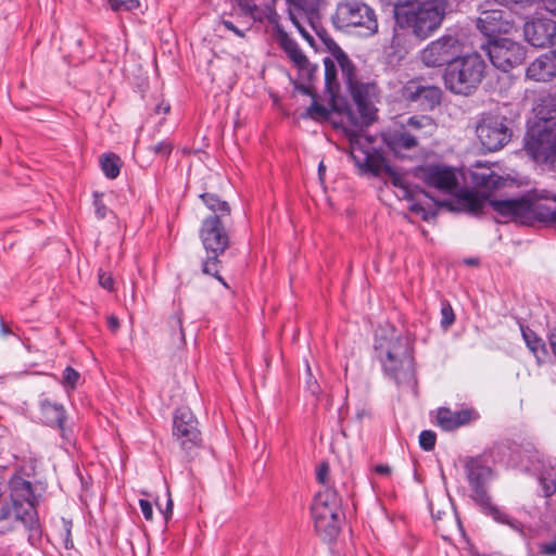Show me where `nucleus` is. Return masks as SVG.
<instances>
[{"label": "nucleus", "instance_id": "nucleus-1", "mask_svg": "<svg viewBox=\"0 0 556 556\" xmlns=\"http://www.w3.org/2000/svg\"><path fill=\"white\" fill-rule=\"evenodd\" d=\"M491 456L494 462L534 477L543 497L549 498L556 493V457L538 448L531 440L522 439L518 442L505 439L496 442L491 448Z\"/></svg>", "mask_w": 556, "mask_h": 556}, {"label": "nucleus", "instance_id": "nucleus-2", "mask_svg": "<svg viewBox=\"0 0 556 556\" xmlns=\"http://www.w3.org/2000/svg\"><path fill=\"white\" fill-rule=\"evenodd\" d=\"M350 154L363 174L369 173L372 176L387 175L392 186L399 189L401 197L410 202L409 210L412 212L418 214L424 211L421 204L415 201L418 193H424V191L418 186L409 184L403 174L396 172L388 164L382 152L372 146L369 137L359 136L351 139Z\"/></svg>", "mask_w": 556, "mask_h": 556}, {"label": "nucleus", "instance_id": "nucleus-3", "mask_svg": "<svg viewBox=\"0 0 556 556\" xmlns=\"http://www.w3.org/2000/svg\"><path fill=\"white\" fill-rule=\"evenodd\" d=\"M374 349L384 376L396 384L416 381L415 348L408 336H376Z\"/></svg>", "mask_w": 556, "mask_h": 556}, {"label": "nucleus", "instance_id": "nucleus-4", "mask_svg": "<svg viewBox=\"0 0 556 556\" xmlns=\"http://www.w3.org/2000/svg\"><path fill=\"white\" fill-rule=\"evenodd\" d=\"M434 129L435 123L431 117L414 115L395 123L381 136L386 147L395 157L405 159L409 152L416 151L420 141L430 137Z\"/></svg>", "mask_w": 556, "mask_h": 556}, {"label": "nucleus", "instance_id": "nucleus-5", "mask_svg": "<svg viewBox=\"0 0 556 556\" xmlns=\"http://www.w3.org/2000/svg\"><path fill=\"white\" fill-rule=\"evenodd\" d=\"M415 1L395 0L394 18L396 23L410 27L417 39L424 40L440 27L445 15V5L439 0H430L417 5Z\"/></svg>", "mask_w": 556, "mask_h": 556}, {"label": "nucleus", "instance_id": "nucleus-6", "mask_svg": "<svg viewBox=\"0 0 556 556\" xmlns=\"http://www.w3.org/2000/svg\"><path fill=\"white\" fill-rule=\"evenodd\" d=\"M199 233L206 253V257L201 264L202 273L214 277L228 289V283L219 274L222 267L219 256L230 247V237L226 229V220H218L217 217H205L201 223Z\"/></svg>", "mask_w": 556, "mask_h": 556}, {"label": "nucleus", "instance_id": "nucleus-7", "mask_svg": "<svg viewBox=\"0 0 556 556\" xmlns=\"http://www.w3.org/2000/svg\"><path fill=\"white\" fill-rule=\"evenodd\" d=\"M338 66L346 85L359 116L364 122L370 123L376 117L374 98L377 97L378 87L374 81H363L357 76V70L349 55L338 46L333 51Z\"/></svg>", "mask_w": 556, "mask_h": 556}, {"label": "nucleus", "instance_id": "nucleus-8", "mask_svg": "<svg viewBox=\"0 0 556 556\" xmlns=\"http://www.w3.org/2000/svg\"><path fill=\"white\" fill-rule=\"evenodd\" d=\"M485 62L478 52L457 56L445 67V87L455 94H471L481 84L485 73Z\"/></svg>", "mask_w": 556, "mask_h": 556}, {"label": "nucleus", "instance_id": "nucleus-9", "mask_svg": "<svg viewBox=\"0 0 556 556\" xmlns=\"http://www.w3.org/2000/svg\"><path fill=\"white\" fill-rule=\"evenodd\" d=\"M341 497L333 488H325L315 496L311 507L316 532L324 540H332L340 531Z\"/></svg>", "mask_w": 556, "mask_h": 556}, {"label": "nucleus", "instance_id": "nucleus-10", "mask_svg": "<svg viewBox=\"0 0 556 556\" xmlns=\"http://www.w3.org/2000/svg\"><path fill=\"white\" fill-rule=\"evenodd\" d=\"M477 137L488 152L503 149L511 139L509 119L496 111L480 114L476 125Z\"/></svg>", "mask_w": 556, "mask_h": 556}, {"label": "nucleus", "instance_id": "nucleus-11", "mask_svg": "<svg viewBox=\"0 0 556 556\" xmlns=\"http://www.w3.org/2000/svg\"><path fill=\"white\" fill-rule=\"evenodd\" d=\"M337 17L343 27L355 28L364 37L378 31V21L375 10L364 2L348 1L339 4Z\"/></svg>", "mask_w": 556, "mask_h": 556}, {"label": "nucleus", "instance_id": "nucleus-12", "mask_svg": "<svg viewBox=\"0 0 556 556\" xmlns=\"http://www.w3.org/2000/svg\"><path fill=\"white\" fill-rule=\"evenodd\" d=\"M494 67L508 72L522 64L526 59V48L519 42L506 37L488 39L481 45Z\"/></svg>", "mask_w": 556, "mask_h": 556}, {"label": "nucleus", "instance_id": "nucleus-13", "mask_svg": "<svg viewBox=\"0 0 556 556\" xmlns=\"http://www.w3.org/2000/svg\"><path fill=\"white\" fill-rule=\"evenodd\" d=\"M525 150L535 163L556 172V131L547 127L528 131Z\"/></svg>", "mask_w": 556, "mask_h": 556}, {"label": "nucleus", "instance_id": "nucleus-14", "mask_svg": "<svg viewBox=\"0 0 556 556\" xmlns=\"http://www.w3.org/2000/svg\"><path fill=\"white\" fill-rule=\"evenodd\" d=\"M463 43L455 35L445 34L422 49L420 58L429 67H445L463 53Z\"/></svg>", "mask_w": 556, "mask_h": 556}, {"label": "nucleus", "instance_id": "nucleus-15", "mask_svg": "<svg viewBox=\"0 0 556 556\" xmlns=\"http://www.w3.org/2000/svg\"><path fill=\"white\" fill-rule=\"evenodd\" d=\"M173 437L182 451L189 453L202 444V435L195 415L188 407H179L173 416Z\"/></svg>", "mask_w": 556, "mask_h": 556}, {"label": "nucleus", "instance_id": "nucleus-16", "mask_svg": "<svg viewBox=\"0 0 556 556\" xmlns=\"http://www.w3.org/2000/svg\"><path fill=\"white\" fill-rule=\"evenodd\" d=\"M416 177L422 180L428 187L434 188L443 193L455 194L458 190L456 169L452 166L440 163L418 166Z\"/></svg>", "mask_w": 556, "mask_h": 556}, {"label": "nucleus", "instance_id": "nucleus-17", "mask_svg": "<svg viewBox=\"0 0 556 556\" xmlns=\"http://www.w3.org/2000/svg\"><path fill=\"white\" fill-rule=\"evenodd\" d=\"M489 204L500 216L521 224L529 223L533 217L540 220V213L544 210H551L545 206H539L534 210L531 200L526 197L503 200L490 199ZM541 222L543 220L541 219Z\"/></svg>", "mask_w": 556, "mask_h": 556}, {"label": "nucleus", "instance_id": "nucleus-18", "mask_svg": "<svg viewBox=\"0 0 556 556\" xmlns=\"http://www.w3.org/2000/svg\"><path fill=\"white\" fill-rule=\"evenodd\" d=\"M440 87L428 85L420 78L409 79L401 89V96L408 102L417 103L424 110H432L441 103Z\"/></svg>", "mask_w": 556, "mask_h": 556}, {"label": "nucleus", "instance_id": "nucleus-19", "mask_svg": "<svg viewBox=\"0 0 556 556\" xmlns=\"http://www.w3.org/2000/svg\"><path fill=\"white\" fill-rule=\"evenodd\" d=\"M508 17L509 14L502 10H483L477 20V28L486 40L502 38L501 35H508L515 28L514 22Z\"/></svg>", "mask_w": 556, "mask_h": 556}, {"label": "nucleus", "instance_id": "nucleus-20", "mask_svg": "<svg viewBox=\"0 0 556 556\" xmlns=\"http://www.w3.org/2000/svg\"><path fill=\"white\" fill-rule=\"evenodd\" d=\"M523 34L527 41L536 48L555 46L556 22L547 17H536L525 23Z\"/></svg>", "mask_w": 556, "mask_h": 556}, {"label": "nucleus", "instance_id": "nucleus-21", "mask_svg": "<svg viewBox=\"0 0 556 556\" xmlns=\"http://www.w3.org/2000/svg\"><path fill=\"white\" fill-rule=\"evenodd\" d=\"M465 471L471 490V498L476 502L480 496L488 495L486 481L492 473L481 456L469 457L465 463Z\"/></svg>", "mask_w": 556, "mask_h": 556}, {"label": "nucleus", "instance_id": "nucleus-22", "mask_svg": "<svg viewBox=\"0 0 556 556\" xmlns=\"http://www.w3.org/2000/svg\"><path fill=\"white\" fill-rule=\"evenodd\" d=\"M479 413L473 407H464L459 410H452L448 407H439L437 409V426L443 431L451 432L456 429L468 426L478 420Z\"/></svg>", "mask_w": 556, "mask_h": 556}, {"label": "nucleus", "instance_id": "nucleus-23", "mask_svg": "<svg viewBox=\"0 0 556 556\" xmlns=\"http://www.w3.org/2000/svg\"><path fill=\"white\" fill-rule=\"evenodd\" d=\"M325 66V91L329 96L331 109L339 113L350 112L344 99L340 97L341 85L338 78L337 64L330 58L324 59Z\"/></svg>", "mask_w": 556, "mask_h": 556}, {"label": "nucleus", "instance_id": "nucleus-24", "mask_svg": "<svg viewBox=\"0 0 556 556\" xmlns=\"http://www.w3.org/2000/svg\"><path fill=\"white\" fill-rule=\"evenodd\" d=\"M529 79L549 81L556 77V50L542 54L529 64L526 71Z\"/></svg>", "mask_w": 556, "mask_h": 556}, {"label": "nucleus", "instance_id": "nucleus-25", "mask_svg": "<svg viewBox=\"0 0 556 556\" xmlns=\"http://www.w3.org/2000/svg\"><path fill=\"white\" fill-rule=\"evenodd\" d=\"M420 41L421 39H417L416 35L413 34L410 27L395 22L390 49H392V54L396 59H403L408 53V51Z\"/></svg>", "mask_w": 556, "mask_h": 556}, {"label": "nucleus", "instance_id": "nucleus-26", "mask_svg": "<svg viewBox=\"0 0 556 556\" xmlns=\"http://www.w3.org/2000/svg\"><path fill=\"white\" fill-rule=\"evenodd\" d=\"M471 181L475 188L488 198L493 191L506 185V179L490 167H482L480 170L472 172Z\"/></svg>", "mask_w": 556, "mask_h": 556}, {"label": "nucleus", "instance_id": "nucleus-27", "mask_svg": "<svg viewBox=\"0 0 556 556\" xmlns=\"http://www.w3.org/2000/svg\"><path fill=\"white\" fill-rule=\"evenodd\" d=\"M38 502H25L13 504V511L15 518L21 520L23 525L28 529L30 535H40V525L36 505Z\"/></svg>", "mask_w": 556, "mask_h": 556}, {"label": "nucleus", "instance_id": "nucleus-28", "mask_svg": "<svg viewBox=\"0 0 556 556\" xmlns=\"http://www.w3.org/2000/svg\"><path fill=\"white\" fill-rule=\"evenodd\" d=\"M488 199L479 191L464 189L457 194L456 203L460 210L478 216L481 214Z\"/></svg>", "mask_w": 556, "mask_h": 556}, {"label": "nucleus", "instance_id": "nucleus-29", "mask_svg": "<svg viewBox=\"0 0 556 556\" xmlns=\"http://www.w3.org/2000/svg\"><path fill=\"white\" fill-rule=\"evenodd\" d=\"M10 490L13 504L38 502L31 482L18 473L11 478Z\"/></svg>", "mask_w": 556, "mask_h": 556}, {"label": "nucleus", "instance_id": "nucleus-30", "mask_svg": "<svg viewBox=\"0 0 556 556\" xmlns=\"http://www.w3.org/2000/svg\"><path fill=\"white\" fill-rule=\"evenodd\" d=\"M289 16L304 17L312 26L319 17V0H290Z\"/></svg>", "mask_w": 556, "mask_h": 556}, {"label": "nucleus", "instance_id": "nucleus-31", "mask_svg": "<svg viewBox=\"0 0 556 556\" xmlns=\"http://www.w3.org/2000/svg\"><path fill=\"white\" fill-rule=\"evenodd\" d=\"M481 509V511L491 517L495 522L501 525H506L510 528H516V519L510 517L508 514H506L504 510H502L500 507L494 505L492 503L491 496L488 494L485 496H480L478 501L475 502Z\"/></svg>", "mask_w": 556, "mask_h": 556}, {"label": "nucleus", "instance_id": "nucleus-32", "mask_svg": "<svg viewBox=\"0 0 556 556\" xmlns=\"http://www.w3.org/2000/svg\"><path fill=\"white\" fill-rule=\"evenodd\" d=\"M39 408L47 426L54 428L66 422V410L62 404L45 399L40 401Z\"/></svg>", "mask_w": 556, "mask_h": 556}, {"label": "nucleus", "instance_id": "nucleus-33", "mask_svg": "<svg viewBox=\"0 0 556 556\" xmlns=\"http://www.w3.org/2000/svg\"><path fill=\"white\" fill-rule=\"evenodd\" d=\"M199 198L206 208L212 212L207 217H217L218 220H226L230 217V205L227 201L222 200L216 193L203 192Z\"/></svg>", "mask_w": 556, "mask_h": 556}, {"label": "nucleus", "instance_id": "nucleus-34", "mask_svg": "<svg viewBox=\"0 0 556 556\" xmlns=\"http://www.w3.org/2000/svg\"><path fill=\"white\" fill-rule=\"evenodd\" d=\"M520 330L527 348L532 352L536 361L542 363L548 355L546 343L530 327L521 326Z\"/></svg>", "mask_w": 556, "mask_h": 556}, {"label": "nucleus", "instance_id": "nucleus-35", "mask_svg": "<svg viewBox=\"0 0 556 556\" xmlns=\"http://www.w3.org/2000/svg\"><path fill=\"white\" fill-rule=\"evenodd\" d=\"M122 160L115 153H103L100 156V167L104 176L109 179H115L118 177L122 168Z\"/></svg>", "mask_w": 556, "mask_h": 556}, {"label": "nucleus", "instance_id": "nucleus-36", "mask_svg": "<svg viewBox=\"0 0 556 556\" xmlns=\"http://www.w3.org/2000/svg\"><path fill=\"white\" fill-rule=\"evenodd\" d=\"M60 522L61 525L56 533L59 543L62 544L64 548L71 549L74 547V542L72 538L73 522L71 519H67L65 517H62Z\"/></svg>", "mask_w": 556, "mask_h": 556}, {"label": "nucleus", "instance_id": "nucleus-37", "mask_svg": "<svg viewBox=\"0 0 556 556\" xmlns=\"http://www.w3.org/2000/svg\"><path fill=\"white\" fill-rule=\"evenodd\" d=\"M113 12H130L140 8V0H106Z\"/></svg>", "mask_w": 556, "mask_h": 556}, {"label": "nucleus", "instance_id": "nucleus-38", "mask_svg": "<svg viewBox=\"0 0 556 556\" xmlns=\"http://www.w3.org/2000/svg\"><path fill=\"white\" fill-rule=\"evenodd\" d=\"M80 374L72 366H66L62 375V383L66 389L74 390L78 383Z\"/></svg>", "mask_w": 556, "mask_h": 556}, {"label": "nucleus", "instance_id": "nucleus-39", "mask_svg": "<svg viewBox=\"0 0 556 556\" xmlns=\"http://www.w3.org/2000/svg\"><path fill=\"white\" fill-rule=\"evenodd\" d=\"M236 2L245 16L251 17L253 21L261 20L260 10L254 0H236Z\"/></svg>", "mask_w": 556, "mask_h": 556}, {"label": "nucleus", "instance_id": "nucleus-40", "mask_svg": "<svg viewBox=\"0 0 556 556\" xmlns=\"http://www.w3.org/2000/svg\"><path fill=\"white\" fill-rule=\"evenodd\" d=\"M286 54L298 68H306L307 56L303 53L298 43L288 50Z\"/></svg>", "mask_w": 556, "mask_h": 556}, {"label": "nucleus", "instance_id": "nucleus-41", "mask_svg": "<svg viewBox=\"0 0 556 556\" xmlns=\"http://www.w3.org/2000/svg\"><path fill=\"white\" fill-rule=\"evenodd\" d=\"M455 321V314L452 305L445 301L441 306V327L446 330L448 329Z\"/></svg>", "mask_w": 556, "mask_h": 556}, {"label": "nucleus", "instance_id": "nucleus-42", "mask_svg": "<svg viewBox=\"0 0 556 556\" xmlns=\"http://www.w3.org/2000/svg\"><path fill=\"white\" fill-rule=\"evenodd\" d=\"M173 149H174L173 142L168 139H165V140L157 142L153 147H151L150 151H152L155 155H157L164 160H167L169 157V155L172 154Z\"/></svg>", "mask_w": 556, "mask_h": 556}, {"label": "nucleus", "instance_id": "nucleus-43", "mask_svg": "<svg viewBox=\"0 0 556 556\" xmlns=\"http://www.w3.org/2000/svg\"><path fill=\"white\" fill-rule=\"evenodd\" d=\"M437 434L432 430H422L419 434V445L421 450L430 452L434 448Z\"/></svg>", "mask_w": 556, "mask_h": 556}, {"label": "nucleus", "instance_id": "nucleus-44", "mask_svg": "<svg viewBox=\"0 0 556 556\" xmlns=\"http://www.w3.org/2000/svg\"><path fill=\"white\" fill-rule=\"evenodd\" d=\"M54 428L60 432L62 446L64 448L75 445V435L71 427H67L65 422H62L61 426H55Z\"/></svg>", "mask_w": 556, "mask_h": 556}, {"label": "nucleus", "instance_id": "nucleus-45", "mask_svg": "<svg viewBox=\"0 0 556 556\" xmlns=\"http://www.w3.org/2000/svg\"><path fill=\"white\" fill-rule=\"evenodd\" d=\"M306 115L312 118H328L329 111L325 105L318 103L315 99H313L312 104L306 110Z\"/></svg>", "mask_w": 556, "mask_h": 556}, {"label": "nucleus", "instance_id": "nucleus-46", "mask_svg": "<svg viewBox=\"0 0 556 556\" xmlns=\"http://www.w3.org/2000/svg\"><path fill=\"white\" fill-rule=\"evenodd\" d=\"M94 214L98 219H104L108 215V207L103 202L102 193H93Z\"/></svg>", "mask_w": 556, "mask_h": 556}, {"label": "nucleus", "instance_id": "nucleus-47", "mask_svg": "<svg viewBox=\"0 0 556 556\" xmlns=\"http://www.w3.org/2000/svg\"><path fill=\"white\" fill-rule=\"evenodd\" d=\"M295 16H289L292 24L296 27L298 31L301 34V36L308 41L311 45L314 43V37L309 34V31L304 27L303 22L305 21L304 17H299L296 14Z\"/></svg>", "mask_w": 556, "mask_h": 556}, {"label": "nucleus", "instance_id": "nucleus-48", "mask_svg": "<svg viewBox=\"0 0 556 556\" xmlns=\"http://www.w3.org/2000/svg\"><path fill=\"white\" fill-rule=\"evenodd\" d=\"M298 70H299V75L302 78H305L306 83L314 84V80H315V78H316V76L318 74V66L317 65L312 64L307 60L306 68H298Z\"/></svg>", "mask_w": 556, "mask_h": 556}, {"label": "nucleus", "instance_id": "nucleus-49", "mask_svg": "<svg viewBox=\"0 0 556 556\" xmlns=\"http://www.w3.org/2000/svg\"><path fill=\"white\" fill-rule=\"evenodd\" d=\"M277 39L280 48L285 51V53L298 43L282 29L278 30Z\"/></svg>", "mask_w": 556, "mask_h": 556}, {"label": "nucleus", "instance_id": "nucleus-50", "mask_svg": "<svg viewBox=\"0 0 556 556\" xmlns=\"http://www.w3.org/2000/svg\"><path fill=\"white\" fill-rule=\"evenodd\" d=\"M98 278H99V285L103 289H105L108 291H113L114 290L115 282H114V279L112 278V276L110 274L100 271L99 275H98Z\"/></svg>", "mask_w": 556, "mask_h": 556}, {"label": "nucleus", "instance_id": "nucleus-51", "mask_svg": "<svg viewBox=\"0 0 556 556\" xmlns=\"http://www.w3.org/2000/svg\"><path fill=\"white\" fill-rule=\"evenodd\" d=\"M220 24L227 29L232 31L239 38L245 37V31L250 29V26H247L245 29L238 28L231 21L223 18Z\"/></svg>", "mask_w": 556, "mask_h": 556}, {"label": "nucleus", "instance_id": "nucleus-52", "mask_svg": "<svg viewBox=\"0 0 556 556\" xmlns=\"http://www.w3.org/2000/svg\"><path fill=\"white\" fill-rule=\"evenodd\" d=\"M139 507L143 515V518L148 521H151L153 519V508L151 502L144 498H140Z\"/></svg>", "mask_w": 556, "mask_h": 556}, {"label": "nucleus", "instance_id": "nucleus-53", "mask_svg": "<svg viewBox=\"0 0 556 556\" xmlns=\"http://www.w3.org/2000/svg\"><path fill=\"white\" fill-rule=\"evenodd\" d=\"M539 218L545 220L547 225L556 229V208L544 210L540 213Z\"/></svg>", "mask_w": 556, "mask_h": 556}, {"label": "nucleus", "instance_id": "nucleus-54", "mask_svg": "<svg viewBox=\"0 0 556 556\" xmlns=\"http://www.w3.org/2000/svg\"><path fill=\"white\" fill-rule=\"evenodd\" d=\"M328 476H329V466H328V464H327V463H323V464L317 468V472H316L317 480H318L321 484H326L327 479H328Z\"/></svg>", "mask_w": 556, "mask_h": 556}, {"label": "nucleus", "instance_id": "nucleus-55", "mask_svg": "<svg viewBox=\"0 0 556 556\" xmlns=\"http://www.w3.org/2000/svg\"><path fill=\"white\" fill-rule=\"evenodd\" d=\"M295 88L303 94L311 96L313 99H315L314 84H309V83L300 84V85H296Z\"/></svg>", "mask_w": 556, "mask_h": 556}, {"label": "nucleus", "instance_id": "nucleus-56", "mask_svg": "<svg viewBox=\"0 0 556 556\" xmlns=\"http://www.w3.org/2000/svg\"><path fill=\"white\" fill-rule=\"evenodd\" d=\"M173 507H174L173 500L170 498V495L168 494V498H167L165 508L162 509L161 507H159L165 521H168L172 518Z\"/></svg>", "mask_w": 556, "mask_h": 556}, {"label": "nucleus", "instance_id": "nucleus-57", "mask_svg": "<svg viewBox=\"0 0 556 556\" xmlns=\"http://www.w3.org/2000/svg\"><path fill=\"white\" fill-rule=\"evenodd\" d=\"M547 340L553 354L556 357V326L552 327L547 333Z\"/></svg>", "mask_w": 556, "mask_h": 556}, {"label": "nucleus", "instance_id": "nucleus-58", "mask_svg": "<svg viewBox=\"0 0 556 556\" xmlns=\"http://www.w3.org/2000/svg\"><path fill=\"white\" fill-rule=\"evenodd\" d=\"M170 110V105L168 102H165L164 100H162L160 103H157L154 108H153V113L159 115V114H167Z\"/></svg>", "mask_w": 556, "mask_h": 556}, {"label": "nucleus", "instance_id": "nucleus-59", "mask_svg": "<svg viewBox=\"0 0 556 556\" xmlns=\"http://www.w3.org/2000/svg\"><path fill=\"white\" fill-rule=\"evenodd\" d=\"M106 324H108V328L112 331V332H115L118 330L119 328V320L116 316L114 315H111L108 317V320H106Z\"/></svg>", "mask_w": 556, "mask_h": 556}, {"label": "nucleus", "instance_id": "nucleus-60", "mask_svg": "<svg viewBox=\"0 0 556 556\" xmlns=\"http://www.w3.org/2000/svg\"><path fill=\"white\" fill-rule=\"evenodd\" d=\"M375 472L378 475H389L391 472V468L387 464H378L375 466Z\"/></svg>", "mask_w": 556, "mask_h": 556}, {"label": "nucleus", "instance_id": "nucleus-61", "mask_svg": "<svg viewBox=\"0 0 556 556\" xmlns=\"http://www.w3.org/2000/svg\"><path fill=\"white\" fill-rule=\"evenodd\" d=\"M496 1L503 5L526 4V3L531 2V0H496Z\"/></svg>", "mask_w": 556, "mask_h": 556}, {"label": "nucleus", "instance_id": "nucleus-62", "mask_svg": "<svg viewBox=\"0 0 556 556\" xmlns=\"http://www.w3.org/2000/svg\"><path fill=\"white\" fill-rule=\"evenodd\" d=\"M0 333L2 336H9L12 333L11 329L5 325V323L1 316H0Z\"/></svg>", "mask_w": 556, "mask_h": 556}, {"label": "nucleus", "instance_id": "nucleus-63", "mask_svg": "<svg viewBox=\"0 0 556 556\" xmlns=\"http://www.w3.org/2000/svg\"><path fill=\"white\" fill-rule=\"evenodd\" d=\"M10 516V507L2 506L0 509V520H4Z\"/></svg>", "mask_w": 556, "mask_h": 556}, {"label": "nucleus", "instance_id": "nucleus-64", "mask_svg": "<svg viewBox=\"0 0 556 556\" xmlns=\"http://www.w3.org/2000/svg\"><path fill=\"white\" fill-rule=\"evenodd\" d=\"M325 170V165L323 162L319 163L318 165V173H319V176H321V173Z\"/></svg>", "mask_w": 556, "mask_h": 556}]
</instances>
